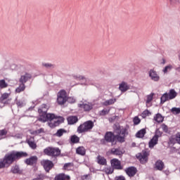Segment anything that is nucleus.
<instances>
[{"mask_svg":"<svg viewBox=\"0 0 180 180\" xmlns=\"http://www.w3.org/2000/svg\"><path fill=\"white\" fill-rule=\"evenodd\" d=\"M47 110H49V107L46 104H42L38 109L39 113V122H43L44 123L45 122H48V120L51 122V120H54V119H58L56 120L53 123H49L50 127H57V126H60V123L64 122V117H57L54 114L47 113Z\"/></svg>","mask_w":180,"mask_h":180,"instance_id":"f257e3e1","label":"nucleus"},{"mask_svg":"<svg viewBox=\"0 0 180 180\" xmlns=\"http://www.w3.org/2000/svg\"><path fill=\"white\" fill-rule=\"evenodd\" d=\"M154 96V93L150 94L147 96L146 105H148L153 101V98Z\"/></svg>","mask_w":180,"mask_h":180,"instance_id":"79ce46f5","label":"nucleus"},{"mask_svg":"<svg viewBox=\"0 0 180 180\" xmlns=\"http://www.w3.org/2000/svg\"><path fill=\"white\" fill-rule=\"evenodd\" d=\"M8 134V131L6 129L0 130V139H5V136Z\"/></svg>","mask_w":180,"mask_h":180,"instance_id":"4c0bfd02","label":"nucleus"},{"mask_svg":"<svg viewBox=\"0 0 180 180\" xmlns=\"http://www.w3.org/2000/svg\"><path fill=\"white\" fill-rule=\"evenodd\" d=\"M70 144H77L79 143V137L77 135H72L70 136Z\"/></svg>","mask_w":180,"mask_h":180,"instance_id":"a878e982","label":"nucleus"},{"mask_svg":"<svg viewBox=\"0 0 180 180\" xmlns=\"http://www.w3.org/2000/svg\"><path fill=\"white\" fill-rule=\"evenodd\" d=\"M35 133H36L37 134H41V133H44V129L40 128L39 129H37V130L35 131Z\"/></svg>","mask_w":180,"mask_h":180,"instance_id":"09e8293b","label":"nucleus"},{"mask_svg":"<svg viewBox=\"0 0 180 180\" xmlns=\"http://www.w3.org/2000/svg\"><path fill=\"white\" fill-rule=\"evenodd\" d=\"M115 102H116V99L115 98H111V99L105 101L103 103V105H104V106H109L110 105H113V103H115Z\"/></svg>","mask_w":180,"mask_h":180,"instance_id":"72a5a7b5","label":"nucleus"},{"mask_svg":"<svg viewBox=\"0 0 180 180\" xmlns=\"http://www.w3.org/2000/svg\"><path fill=\"white\" fill-rule=\"evenodd\" d=\"M150 115H151V112L148 110H146L142 112L141 116L145 119L146 116H150Z\"/></svg>","mask_w":180,"mask_h":180,"instance_id":"37998d69","label":"nucleus"},{"mask_svg":"<svg viewBox=\"0 0 180 180\" xmlns=\"http://www.w3.org/2000/svg\"><path fill=\"white\" fill-rule=\"evenodd\" d=\"M76 154H78L79 155H85V154H86V150H85L84 146H79L76 149Z\"/></svg>","mask_w":180,"mask_h":180,"instance_id":"4be33fe9","label":"nucleus"},{"mask_svg":"<svg viewBox=\"0 0 180 180\" xmlns=\"http://www.w3.org/2000/svg\"><path fill=\"white\" fill-rule=\"evenodd\" d=\"M55 180H71L70 175H67L64 173H60L55 176Z\"/></svg>","mask_w":180,"mask_h":180,"instance_id":"f3484780","label":"nucleus"},{"mask_svg":"<svg viewBox=\"0 0 180 180\" xmlns=\"http://www.w3.org/2000/svg\"><path fill=\"white\" fill-rule=\"evenodd\" d=\"M10 96H11V94H8V93L3 94L0 97V103H4V105L8 103L5 101H6V99H8V98H9Z\"/></svg>","mask_w":180,"mask_h":180,"instance_id":"b1692460","label":"nucleus"},{"mask_svg":"<svg viewBox=\"0 0 180 180\" xmlns=\"http://www.w3.org/2000/svg\"><path fill=\"white\" fill-rule=\"evenodd\" d=\"M67 101H68L69 103H75V98L72 97H68Z\"/></svg>","mask_w":180,"mask_h":180,"instance_id":"de8ad7c7","label":"nucleus"},{"mask_svg":"<svg viewBox=\"0 0 180 180\" xmlns=\"http://www.w3.org/2000/svg\"><path fill=\"white\" fill-rule=\"evenodd\" d=\"M171 70H172V65H169L163 69L162 72H164V74H167L168 71H171Z\"/></svg>","mask_w":180,"mask_h":180,"instance_id":"a19ab883","label":"nucleus"},{"mask_svg":"<svg viewBox=\"0 0 180 180\" xmlns=\"http://www.w3.org/2000/svg\"><path fill=\"white\" fill-rule=\"evenodd\" d=\"M170 3L172 4H180V0H170Z\"/></svg>","mask_w":180,"mask_h":180,"instance_id":"603ef678","label":"nucleus"},{"mask_svg":"<svg viewBox=\"0 0 180 180\" xmlns=\"http://www.w3.org/2000/svg\"><path fill=\"white\" fill-rule=\"evenodd\" d=\"M97 162L100 165H106L107 164L106 159L103 156H101V155L97 156Z\"/></svg>","mask_w":180,"mask_h":180,"instance_id":"5701e85b","label":"nucleus"},{"mask_svg":"<svg viewBox=\"0 0 180 180\" xmlns=\"http://www.w3.org/2000/svg\"><path fill=\"white\" fill-rule=\"evenodd\" d=\"M129 129H130L129 125H127L125 127H121L120 125L115 126L114 133L117 134V141L118 143H124L126 141V137L129 136Z\"/></svg>","mask_w":180,"mask_h":180,"instance_id":"7ed1b4c3","label":"nucleus"},{"mask_svg":"<svg viewBox=\"0 0 180 180\" xmlns=\"http://www.w3.org/2000/svg\"><path fill=\"white\" fill-rule=\"evenodd\" d=\"M68 124H75L78 122V117L70 116L67 118Z\"/></svg>","mask_w":180,"mask_h":180,"instance_id":"412c9836","label":"nucleus"},{"mask_svg":"<svg viewBox=\"0 0 180 180\" xmlns=\"http://www.w3.org/2000/svg\"><path fill=\"white\" fill-rule=\"evenodd\" d=\"M16 105L19 108H22V106H23V102H22L21 101H17Z\"/></svg>","mask_w":180,"mask_h":180,"instance_id":"3c124183","label":"nucleus"},{"mask_svg":"<svg viewBox=\"0 0 180 180\" xmlns=\"http://www.w3.org/2000/svg\"><path fill=\"white\" fill-rule=\"evenodd\" d=\"M171 112L173 115H179V113H180V108H176V107L172 108L171 109Z\"/></svg>","mask_w":180,"mask_h":180,"instance_id":"c9c22d12","label":"nucleus"},{"mask_svg":"<svg viewBox=\"0 0 180 180\" xmlns=\"http://www.w3.org/2000/svg\"><path fill=\"white\" fill-rule=\"evenodd\" d=\"M125 172L127 175H128V176H129L130 178H133V176H134V175L137 174V168L133 166L129 167L125 169Z\"/></svg>","mask_w":180,"mask_h":180,"instance_id":"ddd939ff","label":"nucleus"},{"mask_svg":"<svg viewBox=\"0 0 180 180\" xmlns=\"http://www.w3.org/2000/svg\"><path fill=\"white\" fill-rule=\"evenodd\" d=\"M26 89V85H25L23 83H21L18 87L16 88L15 92L16 94H20V92H23Z\"/></svg>","mask_w":180,"mask_h":180,"instance_id":"c756f323","label":"nucleus"},{"mask_svg":"<svg viewBox=\"0 0 180 180\" xmlns=\"http://www.w3.org/2000/svg\"><path fill=\"white\" fill-rule=\"evenodd\" d=\"M73 78L77 81H82V84H86V79L82 75H74Z\"/></svg>","mask_w":180,"mask_h":180,"instance_id":"393cba45","label":"nucleus"},{"mask_svg":"<svg viewBox=\"0 0 180 180\" xmlns=\"http://www.w3.org/2000/svg\"><path fill=\"white\" fill-rule=\"evenodd\" d=\"M110 162L114 169H123V167H122V162L120 160H119V159H112Z\"/></svg>","mask_w":180,"mask_h":180,"instance_id":"f8f14e48","label":"nucleus"},{"mask_svg":"<svg viewBox=\"0 0 180 180\" xmlns=\"http://www.w3.org/2000/svg\"><path fill=\"white\" fill-rule=\"evenodd\" d=\"M168 99H169L168 94L167 93L164 94L160 98V103H165Z\"/></svg>","mask_w":180,"mask_h":180,"instance_id":"473e14b6","label":"nucleus"},{"mask_svg":"<svg viewBox=\"0 0 180 180\" xmlns=\"http://www.w3.org/2000/svg\"><path fill=\"white\" fill-rule=\"evenodd\" d=\"M169 99H174V98H176V91H175L174 89H171L168 94Z\"/></svg>","mask_w":180,"mask_h":180,"instance_id":"2f4dec72","label":"nucleus"},{"mask_svg":"<svg viewBox=\"0 0 180 180\" xmlns=\"http://www.w3.org/2000/svg\"><path fill=\"white\" fill-rule=\"evenodd\" d=\"M67 133V130L64 129H58L56 133L54 134L56 137H62L63 134Z\"/></svg>","mask_w":180,"mask_h":180,"instance_id":"7c9ffc66","label":"nucleus"},{"mask_svg":"<svg viewBox=\"0 0 180 180\" xmlns=\"http://www.w3.org/2000/svg\"><path fill=\"white\" fill-rule=\"evenodd\" d=\"M119 89L121 91V92H127V91H129L130 89V85L127 84V82H122L119 85Z\"/></svg>","mask_w":180,"mask_h":180,"instance_id":"dca6fc26","label":"nucleus"},{"mask_svg":"<svg viewBox=\"0 0 180 180\" xmlns=\"http://www.w3.org/2000/svg\"><path fill=\"white\" fill-rule=\"evenodd\" d=\"M115 180H126L124 176H118L115 178Z\"/></svg>","mask_w":180,"mask_h":180,"instance_id":"8fccbe9b","label":"nucleus"},{"mask_svg":"<svg viewBox=\"0 0 180 180\" xmlns=\"http://www.w3.org/2000/svg\"><path fill=\"white\" fill-rule=\"evenodd\" d=\"M114 171L115 169L113 167H108L105 169V172L108 175H110Z\"/></svg>","mask_w":180,"mask_h":180,"instance_id":"58836bf2","label":"nucleus"},{"mask_svg":"<svg viewBox=\"0 0 180 180\" xmlns=\"http://www.w3.org/2000/svg\"><path fill=\"white\" fill-rule=\"evenodd\" d=\"M67 91L65 90H61L58 93L57 103L59 105H64L67 102Z\"/></svg>","mask_w":180,"mask_h":180,"instance_id":"0eeeda50","label":"nucleus"},{"mask_svg":"<svg viewBox=\"0 0 180 180\" xmlns=\"http://www.w3.org/2000/svg\"><path fill=\"white\" fill-rule=\"evenodd\" d=\"M37 156H31L30 158H27L25 160L27 165H34L37 164Z\"/></svg>","mask_w":180,"mask_h":180,"instance_id":"2eb2a0df","label":"nucleus"},{"mask_svg":"<svg viewBox=\"0 0 180 180\" xmlns=\"http://www.w3.org/2000/svg\"><path fill=\"white\" fill-rule=\"evenodd\" d=\"M117 135L112 131H107L104 135V139L101 140V144H106V143H111L112 146H116L117 141Z\"/></svg>","mask_w":180,"mask_h":180,"instance_id":"20e7f679","label":"nucleus"},{"mask_svg":"<svg viewBox=\"0 0 180 180\" xmlns=\"http://www.w3.org/2000/svg\"><path fill=\"white\" fill-rule=\"evenodd\" d=\"M137 159L139 160L141 164H146L148 161V152L143 150L141 153H139L136 156Z\"/></svg>","mask_w":180,"mask_h":180,"instance_id":"9d476101","label":"nucleus"},{"mask_svg":"<svg viewBox=\"0 0 180 180\" xmlns=\"http://www.w3.org/2000/svg\"><path fill=\"white\" fill-rule=\"evenodd\" d=\"M42 67H45V68H55L56 65L51 64V63H42Z\"/></svg>","mask_w":180,"mask_h":180,"instance_id":"ea45409f","label":"nucleus"},{"mask_svg":"<svg viewBox=\"0 0 180 180\" xmlns=\"http://www.w3.org/2000/svg\"><path fill=\"white\" fill-rule=\"evenodd\" d=\"M154 168L156 169V171H162V169L165 168V165L162 160H158L155 162Z\"/></svg>","mask_w":180,"mask_h":180,"instance_id":"4468645a","label":"nucleus"},{"mask_svg":"<svg viewBox=\"0 0 180 180\" xmlns=\"http://www.w3.org/2000/svg\"><path fill=\"white\" fill-rule=\"evenodd\" d=\"M162 64H165V59L162 58Z\"/></svg>","mask_w":180,"mask_h":180,"instance_id":"6e6d98bb","label":"nucleus"},{"mask_svg":"<svg viewBox=\"0 0 180 180\" xmlns=\"http://www.w3.org/2000/svg\"><path fill=\"white\" fill-rule=\"evenodd\" d=\"M11 172L13 174H22V170H20V167H19V165H15V166H13L11 167Z\"/></svg>","mask_w":180,"mask_h":180,"instance_id":"bb28decb","label":"nucleus"},{"mask_svg":"<svg viewBox=\"0 0 180 180\" xmlns=\"http://www.w3.org/2000/svg\"><path fill=\"white\" fill-rule=\"evenodd\" d=\"M146 129H142L136 133V137H137L138 139H143V137L146 136Z\"/></svg>","mask_w":180,"mask_h":180,"instance_id":"cd10ccee","label":"nucleus"},{"mask_svg":"<svg viewBox=\"0 0 180 180\" xmlns=\"http://www.w3.org/2000/svg\"><path fill=\"white\" fill-rule=\"evenodd\" d=\"M44 154L49 157H53L57 158L61 154V150L58 148L47 147L44 150Z\"/></svg>","mask_w":180,"mask_h":180,"instance_id":"423d86ee","label":"nucleus"},{"mask_svg":"<svg viewBox=\"0 0 180 180\" xmlns=\"http://www.w3.org/2000/svg\"><path fill=\"white\" fill-rule=\"evenodd\" d=\"M41 165H42L46 172H50V170L54 167V163L51 160H43L41 161Z\"/></svg>","mask_w":180,"mask_h":180,"instance_id":"1a4fd4ad","label":"nucleus"},{"mask_svg":"<svg viewBox=\"0 0 180 180\" xmlns=\"http://www.w3.org/2000/svg\"><path fill=\"white\" fill-rule=\"evenodd\" d=\"M134 124L137 125V124H140V122H141V120H140V118H139V117H135L134 118Z\"/></svg>","mask_w":180,"mask_h":180,"instance_id":"a18cd8bd","label":"nucleus"},{"mask_svg":"<svg viewBox=\"0 0 180 180\" xmlns=\"http://www.w3.org/2000/svg\"><path fill=\"white\" fill-rule=\"evenodd\" d=\"M110 153L112 155H118V157H122L124 154V153L122 152V150L120 148H112L110 150Z\"/></svg>","mask_w":180,"mask_h":180,"instance_id":"a211bd4d","label":"nucleus"},{"mask_svg":"<svg viewBox=\"0 0 180 180\" xmlns=\"http://www.w3.org/2000/svg\"><path fill=\"white\" fill-rule=\"evenodd\" d=\"M79 108L84 109L85 112H89L92 109V105L89 104H79Z\"/></svg>","mask_w":180,"mask_h":180,"instance_id":"c85d7f7f","label":"nucleus"},{"mask_svg":"<svg viewBox=\"0 0 180 180\" xmlns=\"http://www.w3.org/2000/svg\"><path fill=\"white\" fill-rule=\"evenodd\" d=\"M70 166H71V163H65L63 167L65 169H67V168H68Z\"/></svg>","mask_w":180,"mask_h":180,"instance_id":"864d4df0","label":"nucleus"},{"mask_svg":"<svg viewBox=\"0 0 180 180\" xmlns=\"http://www.w3.org/2000/svg\"><path fill=\"white\" fill-rule=\"evenodd\" d=\"M32 79V75L29 73H26L24 75H22L21 77L20 78V84H24L28 80Z\"/></svg>","mask_w":180,"mask_h":180,"instance_id":"6ab92c4d","label":"nucleus"},{"mask_svg":"<svg viewBox=\"0 0 180 180\" xmlns=\"http://www.w3.org/2000/svg\"><path fill=\"white\" fill-rule=\"evenodd\" d=\"M162 134L161 131H156L155 136L149 141V148H154V146L158 144V139L161 137Z\"/></svg>","mask_w":180,"mask_h":180,"instance_id":"6e6552de","label":"nucleus"},{"mask_svg":"<svg viewBox=\"0 0 180 180\" xmlns=\"http://www.w3.org/2000/svg\"><path fill=\"white\" fill-rule=\"evenodd\" d=\"M154 120L155 122H158V123H161L164 120V117H162V115L161 114H157L156 116L154 117Z\"/></svg>","mask_w":180,"mask_h":180,"instance_id":"f704fd0d","label":"nucleus"},{"mask_svg":"<svg viewBox=\"0 0 180 180\" xmlns=\"http://www.w3.org/2000/svg\"><path fill=\"white\" fill-rule=\"evenodd\" d=\"M176 71H178L179 72H180V67L176 68Z\"/></svg>","mask_w":180,"mask_h":180,"instance_id":"4d7b16f0","label":"nucleus"},{"mask_svg":"<svg viewBox=\"0 0 180 180\" xmlns=\"http://www.w3.org/2000/svg\"><path fill=\"white\" fill-rule=\"evenodd\" d=\"M27 143L30 148H32V150H36V148H37V144L34 143V140L33 139V138L27 139Z\"/></svg>","mask_w":180,"mask_h":180,"instance_id":"aec40b11","label":"nucleus"},{"mask_svg":"<svg viewBox=\"0 0 180 180\" xmlns=\"http://www.w3.org/2000/svg\"><path fill=\"white\" fill-rule=\"evenodd\" d=\"M7 86H8V83L5 82V79L0 80V88L1 89H4V88H7Z\"/></svg>","mask_w":180,"mask_h":180,"instance_id":"e433bc0d","label":"nucleus"},{"mask_svg":"<svg viewBox=\"0 0 180 180\" xmlns=\"http://www.w3.org/2000/svg\"><path fill=\"white\" fill-rule=\"evenodd\" d=\"M27 157V153L23 151H15L7 153L4 158L0 160V169L12 165L15 161L20 160V158Z\"/></svg>","mask_w":180,"mask_h":180,"instance_id":"f03ea898","label":"nucleus"},{"mask_svg":"<svg viewBox=\"0 0 180 180\" xmlns=\"http://www.w3.org/2000/svg\"><path fill=\"white\" fill-rule=\"evenodd\" d=\"M161 128L163 130V131H165V133H167V131H168V126H167L165 124H162L161 125Z\"/></svg>","mask_w":180,"mask_h":180,"instance_id":"49530a36","label":"nucleus"},{"mask_svg":"<svg viewBox=\"0 0 180 180\" xmlns=\"http://www.w3.org/2000/svg\"><path fill=\"white\" fill-rule=\"evenodd\" d=\"M84 176V179H88L89 175H88V174H86V175H84V176Z\"/></svg>","mask_w":180,"mask_h":180,"instance_id":"5fc2aeb1","label":"nucleus"},{"mask_svg":"<svg viewBox=\"0 0 180 180\" xmlns=\"http://www.w3.org/2000/svg\"><path fill=\"white\" fill-rule=\"evenodd\" d=\"M109 112H110V110L103 109L101 111L100 115L101 116H105V115H108V113H109Z\"/></svg>","mask_w":180,"mask_h":180,"instance_id":"c03bdc74","label":"nucleus"},{"mask_svg":"<svg viewBox=\"0 0 180 180\" xmlns=\"http://www.w3.org/2000/svg\"><path fill=\"white\" fill-rule=\"evenodd\" d=\"M149 77L152 81H154V82H158L160 81V75L157 72V71L151 69L148 72Z\"/></svg>","mask_w":180,"mask_h":180,"instance_id":"9b49d317","label":"nucleus"},{"mask_svg":"<svg viewBox=\"0 0 180 180\" xmlns=\"http://www.w3.org/2000/svg\"><path fill=\"white\" fill-rule=\"evenodd\" d=\"M94 122H92V120H88L84 123L80 124L77 127V132H79V134L86 133L89 131V130H92V129H94Z\"/></svg>","mask_w":180,"mask_h":180,"instance_id":"39448f33","label":"nucleus"}]
</instances>
